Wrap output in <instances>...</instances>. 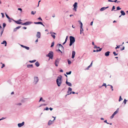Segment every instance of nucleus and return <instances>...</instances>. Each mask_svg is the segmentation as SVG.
<instances>
[{"mask_svg":"<svg viewBox=\"0 0 128 128\" xmlns=\"http://www.w3.org/2000/svg\"><path fill=\"white\" fill-rule=\"evenodd\" d=\"M50 34H51V36L54 39H55L56 38V36L55 34H56L55 32H50Z\"/></svg>","mask_w":128,"mask_h":128,"instance_id":"nucleus-6","label":"nucleus"},{"mask_svg":"<svg viewBox=\"0 0 128 128\" xmlns=\"http://www.w3.org/2000/svg\"><path fill=\"white\" fill-rule=\"evenodd\" d=\"M41 34L39 32H37L36 34V36L38 38H40V37Z\"/></svg>","mask_w":128,"mask_h":128,"instance_id":"nucleus-13","label":"nucleus"},{"mask_svg":"<svg viewBox=\"0 0 128 128\" xmlns=\"http://www.w3.org/2000/svg\"><path fill=\"white\" fill-rule=\"evenodd\" d=\"M66 84L68 85L69 86H72V84L70 82H68L67 81V80L66 82Z\"/></svg>","mask_w":128,"mask_h":128,"instance_id":"nucleus-17","label":"nucleus"},{"mask_svg":"<svg viewBox=\"0 0 128 128\" xmlns=\"http://www.w3.org/2000/svg\"><path fill=\"white\" fill-rule=\"evenodd\" d=\"M59 60L58 59H57L55 60L54 64L56 66H58V64H59Z\"/></svg>","mask_w":128,"mask_h":128,"instance_id":"nucleus-8","label":"nucleus"},{"mask_svg":"<svg viewBox=\"0 0 128 128\" xmlns=\"http://www.w3.org/2000/svg\"><path fill=\"white\" fill-rule=\"evenodd\" d=\"M1 14L2 15V18H4V14L3 13H1Z\"/></svg>","mask_w":128,"mask_h":128,"instance_id":"nucleus-53","label":"nucleus"},{"mask_svg":"<svg viewBox=\"0 0 128 128\" xmlns=\"http://www.w3.org/2000/svg\"><path fill=\"white\" fill-rule=\"evenodd\" d=\"M113 54L114 55V56H116L118 54H116L115 52H113Z\"/></svg>","mask_w":128,"mask_h":128,"instance_id":"nucleus-40","label":"nucleus"},{"mask_svg":"<svg viewBox=\"0 0 128 128\" xmlns=\"http://www.w3.org/2000/svg\"><path fill=\"white\" fill-rule=\"evenodd\" d=\"M18 10H20L21 12L22 11V8H18Z\"/></svg>","mask_w":128,"mask_h":128,"instance_id":"nucleus-47","label":"nucleus"},{"mask_svg":"<svg viewBox=\"0 0 128 128\" xmlns=\"http://www.w3.org/2000/svg\"><path fill=\"white\" fill-rule=\"evenodd\" d=\"M77 2H75L74 3V4L73 5V6H74L73 10L75 11H76V9L77 7Z\"/></svg>","mask_w":128,"mask_h":128,"instance_id":"nucleus-4","label":"nucleus"},{"mask_svg":"<svg viewBox=\"0 0 128 128\" xmlns=\"http://www.w3.org/2000/svg\"><path fill=\"white\" fill-rule=\"evenodd\" d=\"M12 20H13V21L14 22H15L16 23V24H22V22H20L19 21L21 20H18V21H16V20H12Z\"/></svg>","mask_w":128,"mask_h":128,"instance_id":"nucleus-10","label":"nucleus"},{"mask_svg":"<svg viewBox=\"0 0 128 128\" xmlns=\"http://www.w3.org/2000/svg\"><path fill=\"white\" fill-rule=\"evenodd\" d=\"M55 14H54L52 16V17H53V18H54L55 17Z\"/></svg>","mask_w":128,"mask_h":128,"instance_id":"nucleus-61","label":"nucleus"},{"mask_svg":"<svg viewBox=\"0 0 128 128\" xmlns=\"http://www.w3.org/2000/svg\"><path fill=\"white\" fill-rule=\"evenodd\" d=\"M4 29H2V31L1 32H0V36H2V35L3 34V32L4 31Z\"/></svg>","mask_w":128,"mask_h":128,"instance_id":"nucleus-27","label":"nucleus"},{"mask_svg":"<svg viewBox=\"0 0 128 128\" xmlns=\"http://www.w3.org/2000/svg\"><path fill=\"white\" fill-rule=\"evenodd\" d=\"M78 22H80V28H82V31H83V29L82 28V23L80 21V20H79L78 21Z\"/></svg>","mask_w":128,"mask_h":128,"instance_id":"nucleus-18","label":"nucleus"},{"mask_svg":"<svg viewBox=\"0 0 128 128\" xmlns=\"http://www.w3.org/2000/svg\"><path fill=\"white\" fill-rule=\"evenodd\" d=\"M54 42H53L52 43L51 45L50 46L51 47H52L54 46Z\"/></svg>","mask_w":128,"mask_h":128,"instance_id":"nucleus-35","label":"nucleus"},{"mask_svg":"<svg viewBox=\"0 0 128 128\" xmlns=\"http://www.w3.org/2000/svg\"><path fill=\"white\" fill-rule=\"evenodd\" d=\"M38 19L40 20L41 21H42V19L41 18H40V17H39V18Z\"/></svg>","mask_w":128,"mask_h":128,"instance_id":"nucleus-50","label":"nucleus"},{"mask_svg":"<svg viewBox=\"0 0 128 128\" xmlns=\"http://www.w3.org/2000/svg\"><path fill=\"white\" fill-rule=\"evenodd\" d=\"M124 46H123L122 47V49H121V50H124Z\"/></svg>","mask_w":128,"mask_h":128,"instance_id":"nucleus-56","label":"nucleus"},{"mask_svg":"<svg viewBox=\"0 0 128 128\" xmlns=\"http://www.w3.org/2000/svg\"><path fill=\"white\" fill-rule=\"evenodd\" d=\"M108 6H107V7H102V8H101L100 9V11H102L105 10L106 9L108 8Z\"/></svg>","mask_w":128,"mask_h":128,"instance_id":"nucleus-12","label":"nucleus"},{"mask_svg":"<svg viewBox=\"0 0 128 128\" xmlns=\"http://www.w3.org/2000/svg\"><path fill=\"white\" fill-rule=\"evenodd\" d=\"M126 101H127L126 100V99H124V103L125 104H126Z\"/></svg>","mask_w":128,"mask_h":128,"instance_id":"nucleus-44","label":"nucleus"},{"mask_svg":"<svg viewBox=\"0 0 128 128\" xmlns=\"http://www.w3.org/2000/svg\"><path fill=\"white\" fill-rule=\"evenodd\" d=\"M5 14H6V17L9 20H12V19H11V18H10L8 16V15L6 13Z\"/></svg>","mask_w":128,"mask_h":128,"instance_id":"nucleus-28","label":"nucleus"},{"mask_svg":"<svg viewBox=\"0 0 128 128\" xmlns=\"http://www.w3.org/2000/svg\"><path fill=\"white\" fill-rule=\"evenodd\" d=\"M53 121H52L50 120H49L48 121V125H50L51 124H52V123Z\"/></svg>","mask_w":128,"mask_h":128,"instance_id":"nucleus-21","label":"nucleus"},{"mask_svg":"<svg viewBox=\"0 0 128 128\" xmlns=\"http://www.w3.org/2000/svg\"><path fill=\"white\" fill-rule=\"evenodd\" d=\"M6 26V24L5 23H3V28L2 29H4V27Z\"/></svg>","mask_w":128,"mask_h":128,"instance_id":"nucleus-30","label":"nucleus"},{"mask_svg":"<svg viewBox=\"0 0 128 128\" xmlns=\"http://www.w3.org/2000/svg\"><path fill=\"white\" fill-rule=\"evenodd\" d=\"M121 9V8H120L119 6H118L116 8V10H120Z\"/></svg>","mask_w":128,"mask_h":128,"instance_id":"nucleus-33","label":"nucleus"},{"mask_svg":"<svg viewBox=\"0 0 128 128\" xmlns=\"http://www.w3.org/2000/svg\"><path fill=\"white\" fill-rule=\"evenodd\" d=\"M20 46L24 48L27 50H29L30 49L29 47H28L26 46L22 45H21Z\"/></svg>","mask_w":128,"mask_h":128,"instance_id":"nucleus-15","label":"nucleus"},{"mask_svg":"<svg viewBox=\"0 0 128 128\" xmlns=\"http://www.w3.org/2000/svg\"><path fill=\"white\" fill-rule=\"evenodd\" d=\"M43 100L42 99V97H41L40 98V100H39V102H40L41 101H42V100Z\"/></svg>","mask_w":128,"mask_h":128,"instance_id":"nucleus-48","label":"nucleus"},{"mask_svg":"<svg viewBox=\"0 0 128 128\" xmlns=\"http://www.w3.org/2000/svg\"><path fill=\"white\" fill-rule=\"evenodd\" d=\"M36 13V11H35L34 12L33 11H32L31 12V14H33V15H34V14H35Z\"/></svg>","mask_w":128,"mask_h":128,"instance_id":"nucleus-32","label":"nucleus"},{"mask_svg":"<svg viewBox=\"0 0 128 128\" xmlns=\"http://www.w3.org/2000/svg\"><path fill=\"white\" fill-rule=\"evenodd\" d=\"M115 115L114 114H113L112 115V116L110 117V118L111 119L112 118L114 117V116Z\"/></svg>","mask_w":128,"mask_h":128,"instance_id":"nucleus-38","label":"nucleus"},{"mask_svg":"<svg viewBox=\"0 0 128 128\" xmlns=\"http://www.w3.org/2000/svg\"><path fill=\"white\" fill-rule=\"evenodd\" d=\"M70 44H69L70 46H72L75 42V39L72 36H70Z\"/></svg>","mask_w":128,"mask_h":128,"instance_id":"nucleus-2","label":"nucleus"},{"mask_svg":"<svg viewBox=\"0 0 128 128\" xmlns=\"http://www.w3.org/2000/svg\"><path fill=\"white\" fill-rule=\"evenodd\" d=\"M24 122H23L21 123L18 124V127H21L24 125Z\"/></svg>","mask_w":128,"mask_h":128,"instance_id":"nucleus-11","label":"nucleus"},{"mask_svg":"<svg viewBox=\"0 0 128 128\" xmlns=\"http://www.w3.org/2000/svg\"><path fill=\"white\" fill-rule=\"evenodd\" d=\"M93 21L91 22L90 23V25H91V26L92 25V24H93Z\"/></svg>","mask_w":128,"mask_h":128,"instance_id":"nucleus-58","label":"nucleus"},{"mask_svg":"<svg viewBox=\"0 0 128 128\" xmlns=\"http://www.w3.org/2000/svg\"><path fill=\"white\" fill-rule=\"evenodd\" d=\"M113 0H108V2H113Z\"/></svg>","mask_w":128,"mask_h":128,"instance_id":"nucleus-60","label":"nucleus"},{"mask_svg":"<svg viewBox=\"0 0 128 128\" xmlns=\"http://www.w3.org/2000/svg\"><path fill=\"white\" fill-rule=\"evenodd\" d=\"M38 80H39L38 78L36 76H35L34 82L35 84H36L38 82Z\"/></svg>","mask_w":128,"mask_h":128,"instance_id":"nucleus-5","label":"nucleus"},{"mask_svg":"<svg viewBox=\"0 0 128 128\" xmlns=\"http://www.w3.org/2000/svg\"><path fill=\"white\" fill-rule=\"evenodd\" d=\"M120 13L121 14V15L123 16H124L125 15V13L123 10H121L120 11Z\"/></svg>","mask_w":128,"mask_h":128,"instance_id":"nucleus-22","label":"nucleus"},{"mask_svg":"<svg viewBox=\"0 0 128 128\" xmlns=\"http://www.w3.org/2000/svg\"><path fill=\"white\" fill-rule=\"evenodd\" d=\"M68 63L69 64H70L71 63V62L70 60H68Z\"/></svg>","mask_w":128,"mask_h":128,"instance_id":"nucleus-39","label":"nucleus"},{"mask_svg":"<svg viewBox=\"0 0 128 128\" xmlns=\"http://www.w3.org/2000/svg\"><path fill=\"white\" fill-rule=\"evenodd\" d=\"M27 66L28 68H33V65L32 64L27 65Z\"/></svg>","mask_w":128,"mask_h":128,"instance_id":"nucleus-20","label":"nucleus"},{"mask_svg":"<svg viewBox=\"0 0 128 128\" xmlns=\"http://www.w3.org/2000/svg\"><path fill=\"white\" fill-rule=\"evenodd\" d=\"M48 109H49L48 108V107H46V108L45 110H48Z\"/></svg>","mask_w":128,"mask_h":128,"instance_id":"nucleus-51","label":"nucleus"},{"mask_svg":"<svg viewBox=\"0 0 128 128\" xmlns=\"http://www.w3.org/2000/svg\"><path fill=\"white\" fill-rule=\"evenodd\" d=\"M36 61V60H30L29 62L31 63L34 62H35Z\"/></svg>","mask_w":128,"mask_h":128,"instance_id":"nucleus-29","label":"nucleus"},{"mask_svg":"<svg viewBox=\"0 0 128 128\" xmlns=\"http://www.w3.org/2000/svg\"><path fill=\"white\" fill-rule=\"evenodd\" d=\"M122 100V98L121 96H120V98L119 100V101L120 102L121 100Z\"/></svg>","mask_w":128,"mask_h":128,"instance_id":"nucleus-37","label":"nucleus"},{"mask_svg":"<svg viewBox=\"0 0 128 128\" xmlns=\"http://www.w3.org/2000/svg\"><path fill=\"white\" fill-rule=\"evenodd\" d=\"M62 76L61 75H59L57 77L56 80V82L58 86H60L62 82Z\"/></svg>","mask_w":128,"mask_h":128,"instance_id":"nucleus-1","label":"nucleus"},{"mask_svg":"<svg viewBox=\"0 0 128 128\" xmlns=\"http://www.w3.org/2000/svg\"><path fill=\"white\" fill-rule=\"evenodd\" d=\"M120 45H119L118 46L117 45V47H116L115 48L116 49L117 48H120Z\"/></svg>","mask_w":128,"mask_h":128,"instance_id":"nucleus-42","label":"nucleus"},{"mask_svg":"<svg viewBox=\"0 0 128 128\" xmlns=\"http://www.w3.org/2000/svg\"><path fill=\"white\" fill-rule=\"evenodd\" d=\"M92 62H91V63L90 64V65H89V66H88L87 68H86V70H88L89 69V68L92 66Z\"/></svg>","mask_w":128,"mask_h":128,"instance_id":"nucleus-24","label":"nucleus"},{"mask_svg":"<svg viewBox=\"0 0 128 128\" xmlns=\"http://www.w3.org/2000/svg\"><path fill=\"white\" fill-rule=\"evenodd\" d=\"M118 110L119 108H118L116 110L114 113L113 114H114L115 115L116 114H117L118 112Z\"/></svg>","mask_w":128,"mask_h":128,"instance_id":"nucleus-23","label":"nucleus"},{"mask_svg":"<svg viewBox=\"0 0 128 128\" xmlns=\"http://www.w3.org/2000/svg\"><path fill=\"white\" fill-rule=\"evenodd\" d=\"M68 36H66V39H65V42H66V41L67 40V39H68Z\"/></svg>","mask_w":128,"mask_h":128,"instance_id":"nucleus-49","label":"nucleus"},{"mask_svg":"<svg viewBox=\"0 0 128 128\" xmlns=\"http://www.w3.org/2000/svg\"><path fill=\"white\" fill-rule=\"evenodd\" d=\"M34 24H41L43 26H44V24H43L42 22H34Z\"/></svg>","mask_w":128,"mask_h":128,"instance_id":"nucleus-14","label":"nucleus"},{"mask_svg":"<svg viewBox=\"0 0 128 128\" xmlns=\"http://www.w3.org/2000/svg\"><path fill=\"white\" fill-rule=\"evenodd\" d=\"M71 72H72L71 71H70L68 72H66V74L67 75L70 74H71Z\"/></svg>","mask_w":128,"mask_h":128,"instance_id":"nucleus-31","label":"nucleus"},{"mask_svg":"<svg viewBox=\"0 0 128 128\" xmlns=\"http://www.w3.org/2000/svg\"><path fill=\"white\" fill-rule=\"evenodd\" d=\"M117 0H113V2H117Z\"/></svg>","mask_w":128,"mask_h":128,"instance_id":"nucleus-59","label":"nucleus"},{"mask_svg":"<svg viewBox=\"0 0 128 128\" xmlns=\"http://www.w3.org/2000/svg\"><path fill=\"white\" fill-rule=\"evenodd\" d=\"M60 72H63V70H62L61 69L60 70Z\"/></svg>","mask_w":128,"mask_h":128,"instance_id":"nucleus-63","label":"nucleus"},{"mask_svg":"<svg viewBox=\"0 0 128 128\" xmlns=\"http://www.w3.org/2000/svg\"><path fill=\"white\" fill-rule=\"evenodd\" d=\"M5 118H4L3 117H2L1 119H0V121L4 119H5Z\"/></svg>","mask_w":128,"mask_h":128,"instance_id":"nucleus-57","label":"nucleus"},{"mask_svg":"<svg viewBox=\"0 0 128 128\" xmlns=\"http://www.w3.org/2000/svg\"><path fill=\"white\" fill-rule=\"evenodd\" d=\"M102 86H105V88H106V83H104L102 85Z\"/></svg>","mask_w":128,"mask_h":128,"instance_id":"nucleus-36","label":"nucleus"},{"mask_svg":"<svg viewBox=\"0 0 128 128\" xmlns=\"http://www.w3.org/2000/svg\"><path fill=\"white\" fill-rule=\"evenodd\" d=\"M110 52L109 51L105 53V56H108L109 55V54Z\"/></svg>","mask_w":128,"mask_h":128,"instance_id":"nucleus-19","label":"nucleus"},{"mask_svg":"<svg viewBox=\"0 0 128 128\" xmlns=\"http://www.w3.org/2000/svg\"><path fill=\"white\" fill-rule=\"evenodd\" d=\"M17 29L16 28H14V32H16V31L17 30Z\"/></svg>","mask_w":128,"mask_h":128,"instance_id":"nucleus-55","label":"nucleus"},{"mask_svg":"<svg viewBox=\"0 0 128 128\" xmlns=\"http://www.w3.org/2000/svg\"><path fill=\"white\" fill-rule=\"evenodd\" d=\"M4 43L5 44V46H6V44H7V43H6V41L5 40L3 41V42H2L1 43V44H4Z\"/></svg>","mask_w":128,"mask_h":128,"instance_id":"nucleus-26","label":"nucleus"},{"mask_svg":"<svg viewBox=\"0 0 128 128\" xmlns=\"http://www.w3.org/2000/svg\"><path fill=\"white\" fill-rule=\"evenodd\" d=\"M32 23V22H27L25 23H22V25L27 26L30 24H31Z\"/></svg>","mask_w":128,"mask_h":128,"instance_id":"nucleus-9","label":"nucleus"},{"mask_svg":"<svg viewBox=\"0 0 128 128\" xmlns=\"http://www.w3.org/2000/svg\"><path fill=\"white\" fill-rule=\"evenodd\" d=\"M35 64L37 67L39 66L40 65L39 63L38 62H36Z\"/></svg>","mask_w":128,"mask_h":128,"instance_id":"nucleus-25","label":"nucleus"},{"mask_svg":"<svg viewBox=\"0 0 128 128\" xmlns=\"http://www.w3.org/2000/svg\"><path fill=\"white\" fill-rule=\"evenodd\" d=\"M49 109L50 110H53V108H50Z\"/></svg>","mask_w":128,"mask_h":128,"instance_id":"nucleus-62","label":"nucleus"},{"mask_svg":"<svg viewBox=\"0 0 128 128\" xmlns=\"http://www.w3.org/2000/svg\"><path fill=\"white\" fill-rule=\"evenodd\" d=\"M21 27V26H18L16 28L17 29V30L20 28Z\"/></svg>","mask_w":128,"mask_h":128,"instance_id":"nucleus-46","label":"nucleus"},{"mask_svg":"<svg viewBox=\"0 0 128 128\" xmlns=\"http://www.w3.org/2000/svg\"><path fill=\"white\" fill-rule=\"evenodd\" d=\"M75 54V52L74 51H72V58H74Z\"/></svg>","mask_w":128,"mask_h":128,"instance_id":"nucleus-16","label":"nucleus"},{"mask_svg":"<svg viewBox=\"0 0 128 128\" xmlns=\"http://www.w3.org/2000/svg\"><path fill=\"white\" fill-rule=\"evenodd\" d=\"M72 88H70V87H69L68 88V91H67V92L68 93V94H67V95H69V94H71L72 93V92H70V93H69L70 92L69 91H72Z\"/></svg>","mask_w":128,"mask_h":128,"instance_id":"nucleus-7","label":"nucleus"},{"mask_svg":"<svg viewBox=\"0 0 128 128\" xmlns=\"http://www.w3.org/2000/svg\"><path fill=\"white\" fill-rule=\"evenodd\" d=\"M60 47L62 49H64V48L62 46Z\"/></svg>","mask_w":128,"mask_h":128,"instance_id":"nucleus-64","label":"nucleus"},{"mask_svg":"<svg viewBox=\"0 0 128 128\" xmlns=\"http://www.w3.org/2000/svg\"><path fill=\"white\" fill-rule=\"evenodd\" d=\"M99 49V50L98 49H96V52H100L101 50H102V48H100Z\"/></svg>","mask_w":128,"mask_h":128,"instance_id":"nucleus-34","label":"nucleus"},{"mask_svg":"<svg viewBox=\"0 0 128 128\" xmlns=\"http://www.w3.org/2000/svg\"><path fill=\"white\" fill-rule=\"evenodd\" d=\"M16 104L17 105L20 106H21L22 105V103H20Z\"/></svg>","mask_w":128,"mask_h":128,"instance_id":"nucleus-43","label":"nucleus"},{"mask_svg":"<svg viewBox=\"0 0 128 128\" xmlns=\"http://www.w3.org/2000/svg\"><path fill=\"white\" fill-rule=\"evenodd\" d=\"M104 122L106 123L107 124H109V123H108V122H107V120H104Z\"/></svg>","mask_w":128,"mask_h":128,"instance_id":"nucleus-54","label":"nucleus"},{"mask_svg":"<svg viewBox=\"0 0 128 128\" xmlns=\"http://www.w3.org/2000/svg\"><path fill=\"white\" fill-rule=\"evenodd\" d=\"M115 6H113L112 10V11L113 10H114V9H115Z\"/></svg>","mask_w":128,"mask_h":128,"instance_id":"nucleus-41","label":"nucleus"},{"mask_svg":"<svg viewBox=\"0 0 128 128\" xmlns=\"http://www.w3.org/2000/svg\"><path fill=\"white\" fill-rule=\"evenodd\" d=\"M5 66V65L4 64H3L2 65V66L1 67V68H2Z\"/></svg>","mask_w":128,"mask_h":128,"instance_id":"nucleus-52","label":"nucleus"},{"mask_svg":"<svg viewBox=\"0 0 128 128\" xmlns=\"http://www.w3.org/2000/svg\"><path fill=\"white\" fill-rule=\"evenodd\" d=\"M108 86H110V88L111 89H112V88H113L112 86L111 85L108 84Z\"/></svg>","mask_w":128,"mask_h":128,"instance_id":"nucleus-45","label":"nucleus"},{"mask_svg":"<svg viewBox=\"0 0 128 128\" xmlns=\"http://www.w3.org/2000/svg\"><path fill=\"white\" fill-rule=\"evenodd\" d=\"M54 54L52 52L50 51L48 54L46 55V56L52 59L53 56Z\"/></svg>","mask_w":128,"mask_h":128,"instance_id":"nucleus-3","label":"nucleus"}]
</instances>
